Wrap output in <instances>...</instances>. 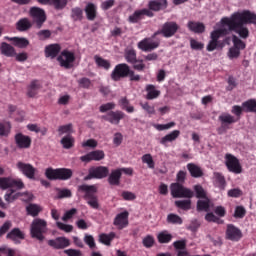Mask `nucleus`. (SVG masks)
I'll list each match as a JSON object with an SVG mask.
<instances>
[{
  "instance_id": "nucleus-6",
  "label": "nucleus",
  "mask_w": 256,
  "mask_h": 256,
  "mask_svg": "<svg viewBox=\"0 0 256 256\" xmlns=\"http://www.w3.org/2000/svg\"><path fill=\"white\" fill-rule=\"evenodd\" d=\"M226 35H229V30L227 28L213 30L210 34V41L208 42L206 50L213 52L215 49H223L224 43L219 41V39H221V37H226Z\"/></svg>"
},
{
  "instance_id": "nucleus-31",
  "label": "nucleus",
  "mask_w": 256,
  "mask_h": 256,
  "mask_svg": "<svg viewBox=\"0 0 256 256\" xmlns=\"http://www.w3.org/2000/svg\"><path fill=\"white\" fill-rule=\"evenodd\" d=\"M196 209L198 212L204 211L205 213H209L211 209V200L209 197L200 198V200L197 201Z\"/></svg>"
},
{
  "instance_id": "nucleus-51",
  "label": "nucleus",
  "mask_w": 256,
  "mask_h": 256,
  "mask_svg": "<svg viewBox=\"0 0 256 256\" xmlns=\"http://www.w3.org/2000/svg\"><path fill=\"white\" fill-rule=\"evenodd\" d=\"M39 41H47V39H51V30H40L36 33Z\"/></svg>"
},
{
  "instance_id": "nucleus-15",
  "label": "nucleus",
  "mask_w": 256,
  "mask_h": 256,
  "mask_svg": "<svg viewBox=\"0 0 256 256\" xmlns=\"http://www.w3.org/2000/svg\"><path fill=\"white\" fill-rule=\"evenodd\" d=\"M14 141L18 149H30L31 143H33V140H31L30 136H27L21 132L15 134Z\"/></svg>"
},
{
  "instance_id": "nucleus-45",
  "label": "nucleus",
  "mask_w": 256,
  "mask_h": 256,
  "mask_svg": "<svg viewBox=\"0 0 256 256\" xmlns=\"http://www.w3.org/2000/svg\"><path fill=\"white\" fill-rule=\"evenodd\" d=\"M127 63H137V52L133 49L127 50L124 55Z\"/></svg>"
},
{
  "instance_id": "nucleus-2",
  "label": "nucleus",
  "mask_w": 256,
  "mask_h": 256,
  "mask_svg": "<svg viewBox=\"0 0 256 256\" xmlns=\"http://www.w3.org/2000/svg\"><path fill=\"white\" fill-rule=\"evenodd\" d=\"M179 31V24L175 21L165 22L161 29L157 30L151 38H144L138 43V49L144 51L145 53L149 51H155L161 44L159 41H153L157 35H162L166 39L174 37V35Z\"/></svg>"
},
{
  "instance_id": "nucleus-13",
  "label": "nucleus",
  "mask_w": 256,
  "mask_h": 256,
  "mask_svg": "<svg viewBox=\"0 0 256 256\" xmlns=\"http://www.w3.org/2000/svg\"><path fill=\"white\" fill-rule=\"evenodd\" d=\"M225 159L226 167L230 173H235L236 175L243 173V167H241V163L237 157L232 154H226Z\"/></svg>"
},
{
  "instance_id": "nucleus-5",
  "label": "nucleus",
  "mask_w": 256,
  "mask_h": 256,
  "mask_svg": "<svg viewBox=\"0 0 256 256\" xmlns=\"http://www.w3.org/2000/svg\"><path fill=\"white\" fill-rule=\"evenodd\" d=\"M45 177H47L49 181H69V179L73 177V170L70 168L53 169L49 167L45 170Z\"/></svg>"
},
{
  "instance_id": "nucleus-23",
  "label": "nucleus",
  "mask_w": 256,
  "mask_h": 256,
  "mask_svg": "<svg viewBox=\"0 0 256 256\" xmlns=\"http://www.w3.org/2000/svg\"><path fill=\"white\" fill-rule=\"evenodd\" d=\"M7 239H10V241H13L15 245H19L23 239H25V233L21 231L19 228H13L7 235Z\"/></svg>"
},
{
  "instance_id": "nucleus-61",
  "label": "nucleus",
  "mask_w": 256,
  "mask_h": 256,
  "mask_svg": "<svg viewBox=\"0 0 256 256\" xmlns=\"http://www.w3.org/2000/svg\"><path fill=\"white\" fill-rule=\"evenodd\" d=\"M59 135H64V133H73V124L69 123L66 125L59 126Z\"/></svg>"
},
{
  "instance_id": "nucleus-17",
  "label": "nucleus",
  "mask_w": 256,
  "mask_h": 256,
  "mask_svg": "<svg viewBox=\"0 0 256 256\" xmlns=\"http://www.w3.org/2000/svg\"><path fill=\"white\" fill-rule=\"evenodd\" d=\"M16 167L19 172L25 175V177H27L28 179H35V173L37 169H35L33 165L20 161L16 164Z\"/></svg>"
},
{
  "instance_id": "nucleus-9",
  "label": "nucleus",
  "mask_w": 256,
  "mask_h": 256,
  "mask_svg": "<svg viewBox=\"0 0 256 256\" xmlns=\"http://www.w3.org/2000/svg\"><path fill=\"white\" fill-rule=\"evenodd\" d=\"M106 177H109V168L107 166H96L89 168L88 175L84 177V181L105 179Z\"/></svg>"
},
{
  "instance_id": "nucleus-44",
  "label": "nucleus",
  "mask_w": 256,
  "mask_h": 256,
  "mask_svg": "<svg viewBox=\"0 0 256 256\" xmlns=\"http://www.w3.org/2000/svg\"><path fill=\"white\" fill-rule=\"evenodd\" d=\"M175 206L182 211H189L191 209V200H177L175 201Z\"/></svg>"
},
{
  "instance_id": "nucleus-53",
  "label": "nucleus",
  "mask_w": 256,
  "mask_h": 256,
  "mask_svg": "<svg viewBox=\"0 0 256 256\" xmlns=\"http://www.w3.org/2000/svg\"><path fill=\"white\" fill-rule=\"evenodd\" d=\"M11 135V125L0 123V137H7Z\"/></svg>"
},
{
  "instance_id": "nucleus-34",
  "label": "nucleus",
  "mask_w": 256,
  "mask_h": 256,
  "mask_svg": "<svg viewBox=\"0 0 256 256\" xmlns=\"http://www.w3.org/2000/svg\"><path fill=\"white\" fill-rule=\"evenodd\" d=\"M179 135H181V131L173 130L169 134L162 137L160 140V143L161 145H167V143H173V141H176L179 138Z\"/></svg>"
},
{
  "instance_id": "nucleus-41",
  "label": "nucleus",
  "mask_w": 256,
  "mask_h": 256,
  "mask_svg": "<svg viewBox=\"0 0 256 256\" xmlns=\"http://www.w3.org/2000/svg\"><path fill=\"white\" fill-rule=\"evenodd\" d=\"M116 237L115 232H110L109 234H100L99 241L103 243V245H107L108 247L111 245V241Z\"/></svg>"
},
{
  "instance_id": "nucleus-60",
  "label": "nucleus",
  "mask_w": 256,
  "mask_h": 256,
  "mask_svg": "<svg viewBox=\"0 0 256 256\" xmlns=\"http://www.w3.org/2000/svg\"><path fill=\"white\" fill-rule=\"evenodd\" d=\"M173 247L176 251H183L187 249V240H177L173 242Z\"/></svg>"
},
{
  "instance_id": "nucleus-56",
  "label": "nucleus",
  "mask_w": 256,
  "mask_h": 256,
  "mask_svg": "<svg viewBox=\"0 0 256 256\" xmlns=\"http://www.w3.org/2000/svg\"><path fill=\"white\" fill-rule=\"evenodd\" d=\"M141 19H143L141 10H136L132 15L129 16L128 21L129 23H139Z\"/></svg>"
},
{
  "instance_id": "nucleus-37",
  "label": "nucleus",
  "mask_w": 256,
  "mask_h": 256,
  "mask_svg": "<svg viewBox=\"0 0 256 256\" xmlns=\"http://www.w3.org/2000/svg\"><path fill=\"white\" fill-rule=\"evenodd\" d=\"M41 211H43V208H41L38 204L31 203L26 206V213L31 217H37L41 213Z\"/></svg>"
},
{
  "instance_id": "nucleus-24",
  "label": "nucleus",
  "mask_w": 256,
  "mask_h": 256,
  "mask_svg": "<svg viewBox=\"0 0 256 256\" xmlns=\"http://www.w3.org/2000/svg\"><path fill=\"white\" fill-rule=\"evenodd\" d=\"M40 5H53L56 11H62L67 7L68 0H37Z\"/></svg>"
},
{
  "instance_id": "nucleus-36",
  "label": "nucleus",
  "mask_w": 256,
  "mask_h": 256,
  "mask_svg": "<svg viewBox=\"0 0 256 256\" xmlns=\"http://www.w3.org/2000/svg\"><path fill=\"white\" fill-rule=\"evenodd\" d=\"M157 241L161 245L171 243V241H173V235L169 233L167 230L161 231L157 235Z\"/></svg>"
},
{
  "instance_id": "nucleus-3",
  "label": "nucleus",
  "mask_w": 256,
  "mask_h": 256,
  "mask_svg": "<svg viewBox=\"0 0 256 256\" xmlns=\"http://www.w3.org/2000/svg\"><path fill=\"white\" fill-rule=\"evenodd\" d=\"M78 192L84 193V199L92 209H99V198H97V186L82 184L78 186Z\"/></svg>"
},
{
  "instance_id": "nucleus-22",
  "label": "nucleus",
  "mask_w": 256,
  "mask_h": 256,
  "mask_svg": "<svg viewBox=\"0 0 256 256\" xmlns=\"http://www.w3.org/2000/svg\"><path fill=\"white\" fill-rule=\"evenodd\" d=\"M48 245L53 249H65L71 245V241L65 237H57L56 239L48 240Z\"/></svg>"
},
{
  "instance_id": "nucleus-62",
  "label": "nucleus",
  "mask_w": 256,
  "mask_h": 256,
  "mask_svg": "<svg viewBox=\"0 0 256 256\" xmlns=\"http://www.w3.org/2000/svg\"><path fill=\"white\" fill-rule=\"evenodd\" d=\"M56 226L58 227V229H60V231H64L65 233H71L73 231V225L70 224L57 222Z\"/></svg>"
},
{
  "instance_id": "nucleus-39",
  "label": "nucleus",
  "mask_w": 256,
  "mask_h": 256,
  "mask_svg": "<svg viewBox=\"0 0 256 256\" xmlns=\"http://www.w3.org/2000/svg\"><path fill=\"white\" fill-rule=\"evenodd\" d=\"M63 149H72L75 147V138L71 135L64 136L60 141Z\"/></svg>"
},
{
  "instance_id": "nucleus-40",
  "label": "nucleus",
  "mask_w": 256,
  "mask_h": 256,
  "mask_svg": "<svg viewBox=\"0 0 256 256\" xmlns=\"http://www.w3.org/2000/svg\"><path fill=\"white\" fill-rule=\"evenodd\" d=\"M214 179L218 189H221L223 191L225 189V186L227 185V182L225 181V176H223V174L219 172H215Z\"/></svg>"
},
{
  "instance_id": "nucleus-14",
  "label": "nucleus",
  "mask_w": 256,
  "mask_h": 256,
  "mask_svg": "<svg viewBox=\"0 0 256 256\" xmlns=\"http://www.w3.org/2000/svg\"><path fill=\"white\" fill-rule=\"evenodd\" d=\"M225 237L228 241H233L234 243L239 242L240 239H243V232L239 227L234 224H228L226 226Z\"/></svg>"
},
{
  "instance_id": "nucleus-47",
  "label": "nucleus",
  "mask_w": 256,
  "mask_h": 256,
  "mask_svg": "<svg viewBox=\"0 0 256 256\" xmlns=\"http://www.w3.org/2000/svg\"><path fill=\"white\" fill-rule=\"evenodd\" d=\"M14 193H15V190L11 189L5 194L4 199L5 201H7V203H13V201L21 197V193H16V194Z\"/></svg>"
},
{
  "instance_id": "nucleus-10",
  "label": "nucleus",
  "mask_w": 256,
  "mask_h": 256,
  "mask_svg": "<svg viewBox=\"0 0 256 256\" xmlns=\"http://www.w3.org/2000/svg\"><path fill=\"white\" fill-rule=\"evenodd\" d=\"M129 71L131 68L129 65L125 63L117 64L113 69L110 77L112 81H121V79H125V77H129Z\"/></svg>"
},
{
  "instance_id": "nucleus-48",
  "label": "nucleus",
  "mask_w": 256,
  "mask_h": 256,
  "mask_svg": "<svg viewBox=\"0 0 256 256\" xmlns=\"http://www.w3.org/2000/svg\"><path fill=\"white\" fill-rule=\"evenodd\" d=\"M232 43H233V47L238 49L239 51L245 49L246 44L245 42H243V40H241L239 37H237V35H233L232 36Z\"/></svg>"
},
{
  "instance_id": "nucleus-8",
  "label": "nucleus",
  "mask_w": 256,
  "mask_h": 256,
  "mask_svg": "<svg viewBox=\"0 0 256 256\" xmlns=\"http://www.w3.org/2000/svg\"><path fill=\"white\" fill-rule=\"evenodd\" d=\"M243 111L245 113H256V100L249 99L242 103V107L239 105H234L231 112L233 115H236V117H241Z\"/></svg>"
},
{
  "instance_id": "nucleus-33",
  "label": "nucleus",
  "mask_w": 256,
  "mask_h": 256,
  "mask_svg": "<svg viewBox=\"0 0 256 256\" xmlns=\"http://www.w3.org/2000/svg\"><path fill=\"white\" fill-rule=\"evenodd\" d=\"M33 27V23H31V20L29 18H21L16 23V29L20 32L29 31Z\"/></svg>"
},
{
  "instance_id": "nucleus-18",
  "label": "nucleus",
  "mask_w": 256,
  "mask_h": 256,
  "mask_svg": "<svg viewBox=\"0 0 256 256\" xmlns=\"http://www.w3.org/2000/svg\"><path fill=\"white\" fill-rule=\"evenodd\" d=\"M218 121L221 123V127L218 129V133L221 135L222 131H227L229 129L228 125H233L237 123V120L231 114L223 113L218 117Z\"/></svg>"
},
{
  "instance_id": "nucleus-11",
  "label": "nucleus",
  "mask_w": 256,
  "mask_h": 256,
  "mask_svg": "<svg viewBox=\"0 0 256 256\" xmlns=\"http://www.w3.org/2000/svg\"><path fill=\"white\" fill-rule=\"evenodd\" d=\"M30 17H32L33 23L36 24L37 29H41V27H43V23L47 21V14H45V10L39 7L30 8Z\"/></svg>"
},
{
  "instance_id": "nucleus-7",
  "label": "nucleus",
  "mask_w": 256,
  "mask_h": 256,
  "mask_svg": "<svg viewBox=\"0 0 256 256\" xmlns=\"http://www.w3.org/2000/svg\"><path fill=\"white\" fill-rule=\"evenodd\" d=\"M170 191L174 199H192L195 195L193 190L186 188L180 183H172L170 185Z\"/></svg>"
},
{
  "instance_id": "nucleus-50",
  "label": "nucleus",
  "mask_w": 256,
  "mask_h": 256,
  "mask_svg": "<svg viewBox=\"0 0 256 256\" xmlns=\"http://www.w3.org/2000/svg\"><path fill=\"white\" fill-rule=\"evenodd\" d=\"M143 247H146V249H151L155 245V237L153 235H147L142 240Z\"/></svg>"
},
{
  "instance_id": "nucleus-42",
  "label": "nucleus",
  "mask_w": 256,
  "mask_h": 256,
  "mask_svg": "<svg viewBox=\"0 0 256 256\" xmlns=\"http://www.w3.org/2000/svg\"><path fill=\"white\" fill-rule=\"evenodd\" d=\"M94 59L96 65H98L102 69H105L106 71H109V69H111V62H109V60H105L99 56H95Z\"/></svg>"
},
{
  "instance_id": "nucleus-64",
  "label": "nucleus",
  "mask_w": 256,
  "mask_h": 256,
  "mask_svg": "<svg viewBox=\"0 0 256 256\" xmlns=\"http://www.w3.org/2000/svg\"><path fill=\"white\" fill-rule=\"evenodd\" d=\"M243 195V191L239 188H233L228 190V197H233L235 199L241 197Z\"/></svg>"
},
{
  "instance_id": "nucleus-1",
  "label": "nucleus",
  "mask_w": 256,
  "mask_h": 256,
  "mask_svg": "<svg viewBox=\"0 0 256 256\" xmlns=\"http://www.w3.org/2000/svg\"><path fill=\"white\" fill-rule=\"evenodd\" d=\"M221 23L228 27V32L234 31L241 39H248L249 28L245 25H256V14L249 10L235 12L230 18H222Z\"/></svg>"
},
{
  "instance_id": "nucleus-46",
  "label": "nucleus",
  "mask_w": 256,
  "mask_h": 256,
  "mask_svg": "<svg viewBox=\"0 0 256 256\" xmlns=\"http://www.w3.org/2000/svg\"><path fill=\"white\" fill-rule=\"evenodd\" d=\"M71 18L73 21H81L83 19V9L79 7L72 8Z\"/></svg>"
},
{
  "instance_id": "nucleus-30",
  "label": "nucleus",
  "mask_w": 256,
  "mask_h": 256,
  "mask_svg": "<svg viewBox=\"0 0 256 256\" xmlns=\"http://www.w3.org/2000/svg\"><path fill=\"white\" fill-rule=\"evenodd\" d=\"M0 51H1V55H4L5 57H15V55H17V52L15 51V47L11 46L7 42L1 43Z\"/></svg>"
},
{
  "instance_id": "nucleus-26",
  "label": "nucleus",
  "mask_w": 256,
  "mask_h": 256,
  "mask_svg": "<svg viewBox=\"0 0 256 256\" xmlns=\"http://www.w3.org/2000/svg\"><path fill=\"white\" fill-rule=\"evenodd\" d=\"M4 39L6 41H11L14 47H18L19 49H26V47H29V40L27 38L5 36Z\"/></svg>"
},
{
  "instance_id": "nucleus-27",
  "label": "nucleus",
  "mask_w": 256,
  "mask_h": 256,
  "mask_svg": "<svg viewBox=\"0 0 256 256\" xmlns=\"http://www.w3.org/2000/svg\"><path fill=\"white\" fill-rule=\"evenodd\" d=\"M121 170L119 168L113 169L110 174H108V183L109 185L119 186L121 185Z\"/></svg>"
},
{
  "instance_id": "nucleus-55",
  "label": "nucleus",
  "mask_w": 256,
  "mask_h": 256,
  "mask_svg": "<svg viewBox=\"0 0 256 256\" xmlns=\"http://www.w3.org/2000/svg\"><path fill=\"white\" fill-rule=\"evenodd\" d=\"M142 162L146 163L149 169H155V161H153V156H151V154H144L142 156Z\"/></svg>"
},
{
  "instance_id": "nucleus-12",
  "label": "nucleus",
  "mask_w": 256,
  "mask_h": 256,
  "mask_svg": "<svg viewBox=\"0 0 256 256\" xmlns=\"http://www.w3.org/2000/svg\"><path fill=\"white\" fill-rule=\"evenodd\" d=\"M57 61H59L60 66L64 67V69H71L73 63H75V53L69 50H63L57 57Z\"/></svg>"
},
{
  "instance_id": "nucleus-4",
  "label": "nucleus",
  "mask_w": 256,
  "mask_h": 256,
  "mask_svg": "<svg viewBox=\"0 0 256 256\" xmlns=\"http://www.w3.org/2000/svg\"><path fill=\"white\" fill-rule=\"evenodd\" d=\"M47 221L41 218H36L32 221L30 226V235L32 239H37L39 243L45 241V234L47 233Z\"/></svg>"
},
{
  "instance_id": "nucleus-19",
  "label": "nucleus",
  "mask_w": 256,
  "mask_h": 256,
  "mask_svg": "<svg viewBox=\"0 0 256 256\" xmlns=\"http://www.w3.org/2000/svg\"><path fill=\"white\" fill-rule=\"evenodd\" d=\"M105 159V152L103 150H94L80 157L82 163H91V161H102Z\"/></svg>"
},
{
  "instance_id": "nucleus-49",
  "label": "nucleus",
  "mask_w": 256,
  "mask_h": 256,
  "mask_svg": "<svg viewBox=\"0 0 256 256\" xmlns=\"http://www.w3.org/2000/svg\"><path fill=\"white\" fill-rule=\"evenodd\" d=\"M194 191L197 199H207V192H205V189L200 184L194 186Z\"/></svg>"
},
{
  "instance_id": "nucleus-52",
  "label": "nucleus",
  "mask_w": 256,
  "mask_h": 256,
  "mask_svg": "<svg viewBox=\"0 0 256 256\" xmlns=\"http://www.w3.org/2000/svg\"><path fill=\"white\" fill-rule=\"evenodd\" d=\"M115 107H117L115 102H108V103L102 104L99 107V111H100V113H107V111H109V113H110V111H113V109H115Z\"/></svg>"
},
{
  "instance_id": "nucleus-28",
  "label": "nucleus",
  "mask_w": 256,
  "mask_h": 256,
  "mask_svg": "<svg viewBox=\"0 0 256 256\" xmlns=\"http://www.w3.org/2000/svg\"><path fill=\"white\" fill-rule=\"evenodd\" d=\"M186 167L191 177H193L194 179H199L203 177V175H205L203 169L195 163H188Z\"/></svg>"
},
{
  "instance_id": "nucleus-58",
  "label": "nucleus",
  "mask_w": 256,
  "mask_h": 256,
  "mask_svg": "<svg viewBox=\"0 0 256 256\" xmlns=\"http://www.w3.org/2000/svg\"><path fill=\"white\" fill-rule=\"evenodd\" d=\"M190 47L191 49H193L194 51H201L204 49L205 47V44L191 38L190 39Z\"/></svg>"
},
{
  "instance_id": "nucleus-21",
  "label": "nucleus",
  "mask_w": 256,
  "mask_h": 256,
  "mask_svg": "<svg viewBox=\"0 0 256 256\" xmlns=\"http://www.w3.org/2000/svg\"><path fill=\"white\" fill-rule=\"evenodd\" d=\"M113 225L118 227L119 230L125 229L129 225V212L124 211L116 215Z\"/></svg>"
},
{
  "instance_id": "nucleus-35",
  "label": "nucleus",
  "mask_w": 256,
  "mask_h": 256,
  "mask_svg": "<svg viewBox=\"0 0 256 256\" xmlns=\"http://www.w3.org/2000/svg\"><path fill=\"white\" fill-rule=\"evenodd\" d=\"M187 27L189 31H192V33H205V24L201 22L189 21Z\"/></svg>"
},
{
  "instance_id": "nucleus-20",
  "label": "nucleus",
  "mask_w": 256,
  "mask_h": 256,
  "mask_svg": "<svg viewBox=\"0 0 256 256\" xmlns=\"http://www.w3.org/2000/svg\"><path fill=\"white\" fill-rule=\"evenodd\" d=\"M169 7V1L167 0H150L148 2V9L159 13V11H165Z\"/></svg>"
},
{
  "instance_id": "nucleus-54",
  "label": "nucleus",
  "mask_w": 256,
  "mask_h": 256,
  "mask_svg": "<svg viewBox=\"0 0 256 256\" xmlns=\"http://www.w3.org/2000/svg\"><path fill=\"white\" fill-rule=\"evenodd\" d=\"M57 198L58 199H67L69 197L73 196V193L71 192V190L64 188V189H58L57 190Z\"/></svg>"
},
{
  "instance_id": "nucleus-57",
  "label": "nucleus",
  "mask_w": 256,
  "mask_h": 256,
  "mask_svg": "<svg viewBox=\"0 0 256 256\" xmlns=\"http://www.w3.org/2000/svg\"><path fill=\"white\" fill-rule=\"evenodd\" d=\"M247 215V210L243 206H237L235 208L234 217L235 219H243Z\"/></svg>"
},
{
  "instance_id": "nucleus-43",
  "label": "nucleus",
  "mask_w": 256,
  "mask_h": 256,
  "mask_svg": "<svg viewBox=\"0 0 256 256\" xmlns=\"http://www.w3.org/2000/svg\"><path fill=\"white\" fill-rule=\"evenodd\" d=\"M167 223L171 225H183V218L177 214L170 213L167 216Z\"/></svg>"
},
{
  "instance_id": "nucleus-32",
  "label": "nucleus",
  "mask_w": 256,
  "mask_h": 256,
  "mask_svg": "<svg viewBox=\"0 0 256 256\" xmlns=\"http://www.w3.org/2000/svg\"><path fill=\"white\" fill-rule=\"evenodd\" d=\"M41 87V82H39V80H32L27 87V95L31 98L35 97L39 93Z\"/></svg>"
},
{
  "instance_id": "nucleus-59",
  "label": "nucleus",
  "mask_w": 256,
  "mask_h": 256,
  "mask_svg": "<svg viewBox=\"0 0 256 256\" xmlns=\"http://www.w3.org/2000/svg\"><path fill=\"white\" fill-rule=\"evenodd\" d=\"M0 189H11V177H1L0 178Z\"/></svg>"
},
{
  "instance_id": "nucleus-16",
  "label": "nucleus",
  "mask_w": 256,
  "mask_h": 256,
  "mask_svg": "<svg viewBox=\"0 0 256 256\" xmlns=\"http://www.w3.org/2000/svg\"><path fill=\"white\" fill-rule=\"evenodd\" d=\"M104 121H108L111 125H119L122 119H125V114L121 110L110 111L106 115L102 116Z\"/></svg>"
},
{
  "instance_id": "nucleus-63",
  "label": "nucleus",
  "mask_w": 256,
  "mask_h": 256,
  "mask_svg": "<svg viewBox=\"0 0 256 256\" xmlns=\"http://www.w3.org/2000/svg\"><path fill=\"white\" fill-rule=\"evenodd\" d=\"M240 55H241V50L235 48L234 46L231 47L228 51L229 59H239Z\"/></svg>"
},
{
  "instance_id": "nucleus-25",
  "label": "nucleus",
  "mask_w": 256,
  "mask_h": 256,
  "mask_svg": "<svg viewBox=\"0 0 256 256\" xmlns=\"http://www.w3.org/2000/svg\"><path fill=\"white\" fill-rule=\"evenodd\" d=\"M45 57L50 59H55L61 53V45L60 44H50L47 45L44 49Z\"/></svg>"
},
{
  "instance_id": "nucleus-29",
  "label": "nucleus",
  "mask_w": 256,
  "mask_h": 256,
  "mask_svg": "<svg viewBox=\"0 0 256 256\" xmlns=\"http://www.w3.org/2000/svg\"><path fill=\"white\" fill-rule=\"evenodd\" d=\"M86 13V18L88 21H95L97 19V5L94 3H88L84 9Z\"/></svg>"
},
{
  "instance_id": "nucleus-38",
  "label": "nucleus",
  "mask_w": 256,
  "mask_h": 256,
  "mask_svg": "<svg viewBox=\"0 0 256 256\" xmlns=\"http://www.w3.org/2000/svg\"><path fill=\"white\" fill-rule=\"evenodd\" d=\"M146 91H147L146 99L148 100L157 99V97L161 95V91L155 89V85H152V84H148L146 86Z\"/></svg>"
}]
</instances>
